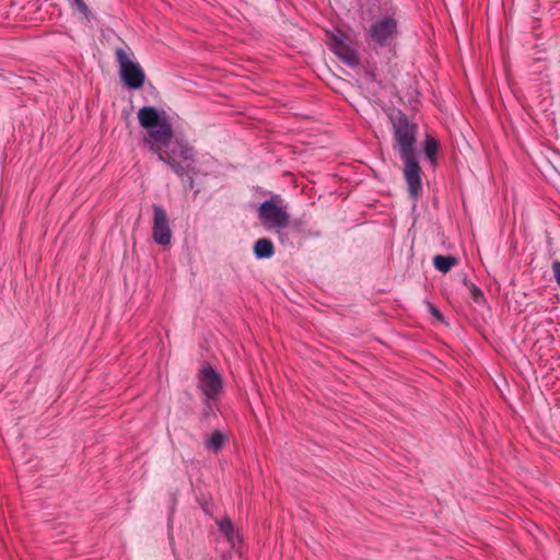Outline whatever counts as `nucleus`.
<instances>
[{
	"label": "nucleus",
	"instance_id": "obj_1",
	"mask_svg": "<svg viewBox=\"0 0 560 560\" xmlns=\"http://www.w3.org/2000/svg\"><path fill=\"white\" fill-rule=\"evenodd\" d=\"M138 119L140 126L147 130L143 144L158 155L159 161L166 163L183 178L186 168L179 160L192 161L195 150L185 139H174V129L166 112L154 106H143L138 112Z\"/></svg>",
	"mask_w": 560,
	"mask_h": 560
},
{
	"label": "nucleus",
	"instance_id": "obj_2",
	"mask_svg": "<svg viewBox=\"0 0 560 560\" xmlns=\"http://www.w3.org/2000/svg\"><path fill=\"white\" fill-rule=\"evenodd\" d=\"M389 120L393 126L395 147L398 148L400 160L404 163V177L408 186V194L416 201L422 196V170L416 151L418 125L410 121L400 109L393 110Z\"/></svg>",
	"mask_w": 560,
	"mask_h": 560
},
{
	"label": "nucleus",
	"instance_id": "obj_3",
	"mask_svg": "<svg viewBox=\"0 0 560 560\" xmlns=\"http://www.w3.org/2000/svg\"><path fill=\"white\" fill-rule=\"evenodd\" d=\"M396 11L397 9L393 5L392 1H385L384 16L377 19L370 25L366 39L374 50L382 48L392 50L395 47V42L398 36V22L395 18Z\"/></svg>",
	"mask_w": 560,
	"mask_h": 560
},
{
	"label": "nucleus",
	"instance_id": "obj_4",
	"mask_svg": "<svg viewBox=\"0 0 560 560\" xmlns=\"http://www.w3.org/2000/svg\"><path fill=\"white\" fill-rule=\"evenodd\" d=\"M257 215L265 229L269 231L273 230L279 232L280 230L287 229L290 224L287 205L284 203V199L278 194L272 195L270 199L259 205Z\"/></svg>",
	"mask_w": 560,
	"mask_h": 560
},
{
	"label": "nucleus",
	"instance_id": "obj_5",
	"mask_svg": "<svg viewBox=\"0 0 560 560\" xmlns=\"http://www.w3.org/2000/svg\"><path fill=\"white\" fill-rule=\"evenodd\" d=\"M115 56L119 65L121 82L130 90L141 89L145 82V73L140 63L136 60H131L122 48H117Z\"/></svg>",
	"mask_w": 560,
	"mask_h": 560
},
{
	"label": "nucleus",
	"instance_id": "obj_6",
	"mask_svg": "<svg viewBox=\"0 0 560 560\" xmlns=\"http://www.w3.org/2000/svg\"><path fill=\"white\" fill-rule=\"evenodd\" d=\"M198 388L209 399H219L223 390L221 375L211 365L203 366L198 373Z\"/></svg>",
	"mask_w": 560,
	"mask_h": 560
},
{
	"label": "nucleus",
	"instance_id": "obj_7",
	"mask_svg": "<svg viewBox=\"0 0 560 560\" xmlns=\"http://www.w3.org/2000/svg\"><path fill=\"white\" fill-rule=\"evenodd\" d=\"M153 223H152V238L162 246L168 245L172 238V231L168 223L166 210L160 205H152Z\"/></svg>",
	"mask_w": 560,
	"mask_h": 560
},
{
	"label": "nucleus",
	"instance_id": "obj_8",
	"mask_svg": "<svg viewBox=\"0 0 560 560\" xmlns=\"http://www.w3.org/2000/svg\"><path fill=\"white\" fill-rule=\"evenodd\" d=\"M328 45L330 50L347 66L354 68L360 65L358 51L345 42L342 37L331 35Z\"/></svg>",
	"mask_w": 560,
	"mask_h": 560
},
{
	"label": "nucleus",
	"instance_id": "obj_9",
	"mask_svg": "<svg viewBox=\"0 0 560 560\" xmlns=\"http://www.w3.org/2000/svg\"><path fill=\"white\" fill-rule=\"evenodd\" d=\"M253 252L257 259H268L275 255V246L269 238L262 237L255 242Z\"/></svg>",
	"mask_w": 560,
	"mask_h": 560
},
{
	"label": "nucleus",
	"instance_id": "obj_10",
	"mask_svg": "<svg viewBox=\"0 0 560 560\" xmlns=\"http://www.w3.org/2000/svg\"><path fill=\"white\" fill-rule=\"evenodd\" d=\"M457 262L458 259L452 255H436L433 258L434 268L443 273L448 272Z\"/></svg>",
	"mask_w": 560,
	"mask_h": 560
},
{
	"label": "nucleus",
	"instance_id": "obj_11",
	"mask_svg": "<svg viewBox=\"0 0 560 560\" xmlns=\"http://www.w3.org/2000/svg\"><path fill=\"white\" fill-rule=\"evenodd\" d=\"M219 530L220 533L230 541L232 545L235 544L236 540L240 539L238 532L235 529L232 521L230 518H223L219 522Z\"/></svg>",
	"mask_w": 560,
	"mask_h": 560
},
{
	"label": "nucleus",
	"instance_id": "obj_12",
	"mask_svg": "<svg viewBox=\"0 0 560 560\" xmlns=\"http://www.w3.org/2000/svg\"><path fill=\"white\" fill-rule=\"evenodd\" d=\"M439 148V141L432 136L427 135V138L423 142V153L431 164H435L436 162Z\"/></svg>",
	"mask_w": 560,
	"mask_h": 560
},
{
	"label": "nucleus",
	"instance_id": "obj_13",
	"mask_svg": "<svg viewBox=\"0 0 560 560\" xmlns=\"http://www.w3.org/2000/svg\"><path fill=\"white\" fill-rule=\"evenodd\" d=\"M185 168H186V172H185L183 178H180L184 184V187H185V189L194 190L195 196H197L200 192V188L197 187L195 179H194V175L197 173L196 168L190 165L185 166Z\"/></svg>",
	"mask_w": 560,
	"mask_h": 560
},
{
	"label": "nucleus",
	"instance_id": "obj_14",
	"mask_svg": "<svg viewBox=\"0 0 560 560\" xmlns=\"http://www.w3.org/2000/svg\"><path fill=\"white\" fill-rule=\"evenodd\" d=\"M464 284L469 290L471 299L476 304L485 305L487 303L483 292L466 277L464 278Z\"/></svg>",
	"mask_w": 560,
	"mask_h": 560
},
{
	"label": "nucleus",
	"instance_id": "obj_15",
	"mask_svg": "<svg viewBox=\"0 0 560 560\" xmlns=\"http://www.w3.org/2000/svg\"><path fill=\"white\" fill-rule=\"evenodd\" d=\"M225 442V436L221 431H214L206 442V448L217 453Z\"/></svg>",
	"mask_w": 560,
	"mask_h": 560
},
{
	"label": "nucleus",
	"instance_id": "obj_16",
	"mask_svg": "<svg viewBox=\"0 0 560 560\" xmlns=\"http://www.w3.org/2000/svg\"><path fill=\"white\" fill-rule=\"evenodd\" d=\"M70 7L79 11L88 21L92 18V12L84 0H68Z\"/></svg>",
	"mask_w": 560,
	"mask_h": 560
},
{
	"label": "nucleus",
	"instance_id": "obj_17",
	"mask_svg": "<svg viewBox=\"0 0 560 560\" xmlns=\"http://www.w3.org/2000/svg\"><path fill=\"white\" fill-rule=\"evenodd\" d=\"M217 399H209V398H205L203 399V411H202V419H208L210 416H215V412H214V409H213V406H212V401H215Z\"/></svg>",
	"mask_w": 560,
	"mask_h": 560
},
{
	"label": "nucleus",
	"instance_id": "obj_18",
	"mask_svg": "<svg viewBox=\"0 0 560 560\" xmlns=\"http://www.w3.org/2000/svg\"><path fill=\"white\" fill-rule=\"evenodd\" d=\"M428 307H429V312H430V314H431L434 318H436V319H438L439 322H441V323H445V317H444V315L441 313V311H440L438 307H435V306H434L433 304H431V303H428Z\"/></svg>",
	"mask_w": 560,
	"mask_h": 560
},
{
	"label": "nucleus",
	"instance_id": "obj_19",
	"mask_svg": "<svg viewBox=\"0 0 560 560\" xmlns=\"http://www.w3.org/2000/svg\"><path fill=\"white\" fill-rule=\"evenodd\" d=\"M551 269H552L555 281L557 282L558 285H560V261L555 260L551 264Z\"/></svg>",
	"mask_w": 560,
	"mask_h": 560
},
{
	"label": "nucleus",
	"instance_id": "obj_20",
	"mask_svg": "<svg viewBox=\"0 0 560 560\" xmlns=\"http://www.w3.org/2000/svg\"><path fill=\"white\" fill-rule=\"evenodd\" d=\"M277 233H278L279 240H280L281 242H283V240H284V233L282 232V230H280V231H279V232H277Z\"/></svg>",
	"mask_w": 560,
	"mask_h": 560
},
{
	"label": "nucleus",
	"instance_id": "obj_21",
	"mask_svg": "<svg viewBox=\"0 0 560 560\" xmlns=\"http://www.w3.org/2000/svg\"><path fill=\"white\" fill-rule=\"evenodd\" d=\"M313 235H315V236H319V235H320V233H319V232H315V233H313Z\"/></svg>",
	"mask_w": 560,
	"mask_h": 560
}]
</instances>
